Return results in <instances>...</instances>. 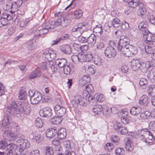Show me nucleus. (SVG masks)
Listing matches in <instances>:
<instances>
[{"instance_id": "f257e3e1", "label": "nucleus", "mask_w": 155, "mask_h": 155, "mask_svg": "<svg viewBox=\"0 0 155 155\" xmlns=\"http://www.w3.org/2000/svg\"><path fill=\"white\" fill-rule=\"evenodd\" d=\"M55 17H59L56 21H49L43 23L42 27H44L48 30L49 29H52L57 28L59 25L63 27L67 26L70 22V19L68 16H66L63 14L61 12H58L54 14Z\"/></svg>"}, {"instance_id": "f03ea898", "label": "nucleus", "mask_w": 155, "mask_h": 155, "mask_svg": "<svg viewBox=\"0 0 155 155\" xmlns=\"http://www.w3.org/2000/svg\"><path fill=\"white\" fill-rule=\"evenodd\" d=\"M3 137L5 140L9 141H15L17 134L14 133H11L8 130L5 131L3 134ZM16 142L19 144L18 151L21 153H22L25 149L28 148L30 146V143L27 140L23 139H19L16 140ZM21 154V153H20Z\"/></svg>"}, {"instance_id": "7ed1b4c3", "label": "nucleus", "mask_w": 155, "mask_h": 155, "mask_svg": "<svg viewBox=\"0 0 155 155\" xmlns=\"http://www.w3.org/2000/svg\"><path fill=\"white\" fill-rule=\"evenodd\" d=\"M28 94L30 96L31 103L32 104H38L42 98V94L38 92L31 90L28 91Z\"/></svg>"}, {"instance_id": "20e7f679", "label": "nucleus", "mask_w": 155, "mask_h": 155, "mask_svg": "<svg viewBox=\"0 0 155 155\" xmlns=\"http://www.w3.org/2000/svg\"><path fill=\"white\" fill-rule=\"evenodd\" d=\"M130 41V40L127 37L124 35L121 36L117 47V50L121 53L124 52L125 48L129 46Z\"/></svg>"}, {"instance_id": "39448f33", "label": "nucleus", "mask_w": 155, "mask_h": 155, "mask_svg": "<svg viewBox=\"0 0 155 155\" xmlns=\"http://www.w3.org/2000/svg\"><path fill=\"white\" fill-rule=\"evenodd\" d=\"M114 128L119 134L124 135L128 132L127 127L122 126L121 124L119 122H116L114 124Z\"/></svg>"}, {"instance_id": "423d86ee", "label": "nucleus", "mask_w": 155, "mask_h": 155, "mask_svg": "<svg viewBox=\"0 0 155 155\" xmlns=\"http://www.w3.org/2000/svg\"><path fill=\"white\" fill-rule=\"evenodd\" d=\"M137 53V48L132 45H129L126 48H125L124 52L121 53L124 56L127 57L131 56L133 54H135Z\"/></svg>"}, {"instance_id": "0eeeda50", "label": "nucleus", "mask_w": 155, "mask_h": 155, "mask_svg": "<svg viewBox=\"0 0 155 155\" xmlns=\"http://www.w3.org/2000/svg\"><path fill=\"white\" fill-rule=\"evenodd\" d=\"M87 25L85 23H80L78 25H74L71 31L73 32H80V34L83 33L84 31H86L87 28L86 26Z\"/></svg>"}, {"instance_id": "6e6552de", "label": "nucleus", "mask_w": 155, "mask_h": 155, "mask_svg": "<svg viewBox=\"0 0 155 155\" xmlns=\"http://www.w3.org/2000/svg\"><path fill=\"white\" fill-rule=\"evenodd\" d=\"M105 55L108 58L114 57L116 55V50L112 46H109L104 51Z\"/></svg>"}, {"instance_id": "1a4fd4ad", "label": "nucleus", "mask_w": 155, "mask_h": 155, "mask_svg": "<svg viewBox=\"0 0 155 155\" xmlns=\"http://www.w3.org/2000/svg\"><path fill=\"white\" fill-rule=\"evenodd\" d=\"M41 116L44 117H49L52 114V109L49 107H46L41 109L39 111Z\"/></svg>"}, {"instance_id": "9d476101", "label": "nucleus", "mask_w": 155, "mask_h": 155, "mask_svg": "<svg viewBox=\"0 0 155 155\" xmlns=\"http://www.w3.org/2000/svg\"><path fill=\"white\" fill-rule=\"evenodd\" d=\"M137 2L138 3L137 5L138 6L139 8L137 11V14L139 16L143 17L147 12L146 10L143 3L140 2L139 1H138Z\"/></svg>"}, {"instance_id": "9b49d317", "label": "nucleus", "mask_w": 155, "mask_h": 155, "mask_svg": "<svg viewBox=\"0 0 155 155\" xmlns=\"http://www.w3.org/2000/svg\"><path fill=\"white\" fill-rule=\"evenodd\" d=\"M22 3V0H18L12 2L11 5V10L9 11L12 13H15L17 11L18 8L21 5Z\"/></svg>"}, {"instance_id": "f8f14e48", "label": "nucleus", "mask_w": 155, "mask_h": 155, "mask_svg": "<svg viewBox=\"0 0 155 155\" xmlns=\"http://www.w3.org/2000/svg\"><path fill=\"white\" fill-rule=\"evenodd\" d=\"M54 109L56 114L60 117H61L65 114L66 109L59 105H56L54 107Z\"/></svg>"}, {"instance_id": "ddd939ff", "label": "nucleus", "mask_w": 155, "mask_h": 155, "mask_svg": "<svg viewBox=\"0 0 155 155\" xmlns=\"http://www.w3.org/2000/svg\"><path fill=\"white\" fill-rule=\"evenodd\" d=\"M41 69L40 68H38L31 72L28 75V78L30 79L39 78L41 77Z\"/></svg>"}, {"instance_id": "4468645a", "label": "nucleus", "mask_w": 155, "mask_h": 155, "mask_svg": "<svg viewBox=\"0 0 155 155\" xmlns=\"http://www.w3.org/2000/svg\"><path fill=\"white\" fill-rule=\"evenodd\" d=\"M42 28H40V27L34 32V38L36 39L38 38L39 36L45 35L48 32V30L44 27H42Z\"/></svg>"}, {"instance_id": "2eb2a0df", "label": "nucleus", "mask_w": 155, "mask_h": 155, "mask_svg": "<svg viewBox=\"0 0 155 155\" xmlns=\"http://www.w3.org/2000/svg\"><path fill=\"white\" fill-rule=\"evenodd\" d=\"M151 66V63L150 61H146L145 62H143L141 63L139 69L142 72L144 73L147 72Z\"/></svg>"}, {"instance_id": "dca6fc26", "label": "nucleus", "mask_w": 155, "mask_h": 155, "mask_svg": "<svg viewBox=\"0 0 155 155\" xmlns=\"http://www.w3.org/2000/svg\"><path fill=\"white\" fill-rule=\"evenodd\" d=\"M103 95L97 94H95L93 97L89 95L88 97V101L90 103L94 102V100H96L97 102H102L104 101V98L103 97Z\"/></svg>"}, {"instance_id": "f3484780", "label": "nucleus", "mask_w": 155, "mask_h": 155, "mask_svg": "<svg viewBox=\"0 0 155 155\" xmlns=\"http://www.w3.org/2000/svg\"><path fill=\"white\" fill-rule=\"evenodd\" d=\"M141 63L139 59H133L131 62L130 65L132 69L136 71L138 70L140 66Z\"/></svg>"}, {"instance_id": "a211bd4d", "label": "nucleus", "mask_w": 155, "mask_h": 155, "mask_svg": "<svg viewBox=\"0 0 155 155\" xmlns=\"http://www.w3.org/2000/svg\"><path fill=\"white\" fill-rule=\"evenodd\" d=\"M8 109L14 112V114H18L19 110L18 107L15 101H12L8 106Z\"/></svg>"}, {"instance_id": "6ab92c4d", "label": "nucleus", "mask_w": 155, "mask_h": 155, "mask_svg": "<svg viewBox=\"0 0 155 155\" xmlns=\"http://www.w3.org/2000/svg\"><path fill=\"white\" fill-rule=\"evenodd\" d=\"M143 35V38L146 41V43H150V42L153 40L152 34L149 32L148 30H146L145 31L142 32Z\"/></svg>"}, {"instance_id": "aec40b11", "label": "nucleus", "mask_w": 155, "mask_h": 155, "mask_svg": "<svg viewBox=\"0 0 155 155\" xmlns=\"http://www.w3.org/2000/svg\"><path fill=\"white\" fill-rule=\"evenodd\" d=\"M31 108L28 105H21L19 109L18 113L21 112L23 114L28 115L30 112Z\"/></svg>"}, {"instance_id": "412c9836", "label": "nucleus", "mask_w": 155, "mask_h": 155, "mask_svg": "<svg viewBox=\"0 0 155 155\" xmlns=\"http://www.w3.org/2000/svg\"><path fill=\"white\" fill-rule=\"evenodd\" d=\"M90 59H92L94 63L96 65H100L102 63V60L101 57L97 55H95L93 57L92 55L90 54L88 55Z\"/></svg>"}, {"instance_id": "4be33fe9", "label": "nucleus", "mask_w": 155, "mask_h": 155, "mask_svg": "<svg viewBox=\"0 0 155 155\" xmlns=\"http://www.w3.org/2000/svg\"><path fill=\"white\" fill-rule=\"evenodd\" d=\"M74 66L71 64L67 65L63 68V72L66 75H70L73 73Z\"/></svg>"}, {"instance_id": "5701e85b", "label": "nucleus", "mask_w": 155, "mask_h": 155, "mask_svg": "<svg viewBox=\"0 0 155 155\" xmlns=\"http://www.w3.org/2000/svg\"><path fill=\"white\" fill-rule=\"evenodd\" d=\"M55 64L60 68H62L67 65L68 62L67 60L64 58L57 59L55 60Z\"/></svg>"}, {"instance_id": "b1692460", "label": "nucleus", "mask_w": 155, "mask_h": 155, "mask_svg": "<svg viewBox=\"0 0 155 155\" xmlns=\"http://www.w3.org/2000/svg\"><path fill=\"white\" fill-rule=\"evenodd\" d=\"M138 132L140 133V137L143 138H147L148 135L153 136L151 133L148 131L147 129H142L138 130Z\"/></svg>"}, {"instance_id": "393cba45", "label": "nucleus", "mask_w": 155, "mask_h": 155, "mask_svg": "<svg viewBox=\"0 0 155 155\" xmlns=\"http://www.w3.org/2000/svg\"><path fill=\"white\" fill-rule=\"evenodd\" d=\"M29 137L30 139L38 141L40 138V134L39 132L36 130H34L29 135Z\"/></svg>"}, {"instance_id": "a878e982", "label": "nucleus", "mask_w": 155, "mask_h": 155, "mask_svg": "<svg viewBox=\"0 0 155 155\" xmlns=\"http://www.w3.org/2000/svg\"><path fill=\"white\" fill-rule=\"evenodd\" d=\"M149 102L150 101L147 95H143L140 97L139 100V104L145 106H147Z\"/></svg>"}, {"instance_id": "bb28decb", "label": "nucleus", "mask_w": 155, "mask_h": 155, "mask_svg": "<svg viewBox=\"0 0 155 155\" xmlns=\"http://www.w3.org/2000/svg\"><path fill=\"white\" fill-rule=\"evenodd\" d=\"M71 47L69 45H66L61 46L60 50L62 52L65 54H70L71 53Z\"/></svg>"}, {"instance_id": "cd10ccee", "label": "nucleus", "mask_w": 155, "mask_h": 155, "mask_svg": "<svg viewBox=\"0 0 155 155\" xmlns=\"http://www.w3.org/2000/svg\"><path fill=\"white\" fill-rule=\"evenodd\" d=\"M57 133V131L52 128L48 129L46 131V136L47 137L51 138L54 137Z\"/></svg>"}, {"instance_id": "c85d7f7f", "label": "nucleus", "mask_w": 155, "mask_h": 155, "mask_svg": "<svg viewBox=\"0 0 155 155\" xmlns=\"http://www.w3.org/2000/svg\"><path fill=\"white\" fill-rule=\"evenodd\" d=\"M17 149V147L16 145L14 143H12L8 144L7 149L5 150L8 152L9 153H15L13 152L15 151Z\"/></svg>"}, {"instance_id": "c756f323", "label": "nucleus", "mask_w": 155, "mask_h": 155, "mask_svg": "<svg viewBox=\"0 0 155 155\" xmlns=\"http://www.w3.org/2000/svg\"><path fill=\"white\" fill-rule=\"evenodd\" d=\"M66 134V129L64 128H61L58 130L57 137L58 138L62 139L65 138Z\"/></svg>"}, {"instance_id": "7c9ffc66", "label": "nucleus", "mask_w": 155, "mask_h": 155, "mask_svg": "<svg viewBox=\"0 0 155 155\" xmlns=\"http://www.w3.org/2000/svg\"><path fill=\"white\" fill-rule=\"evenodd\" d=\"M87 43L91 46H93L96 42V36L94 34H91L87 38Z\"/></svg>"}, {"instance_id": "2f4dec72", "label": "nucleus", "mask_w": 155, "mask_h": 155, "mask_svg": "<svg viewBox=\"0 0 155 155\" xmlns=\"http://www.w3.org/2000/svg\"><path fill=\"white\" fill-rule=\"evenodd\" d=\"M82 99V97L80 95H78L74 96L71 102L73 106L77 107L80 103V100Z\"/></svg>"}, {"instance_id": "473e14b6", "label": "nucleus", "mask_w": 155, "mask_h": 155, "mask_svg": "<svg viewBox=\"0 0 155 155\" xmlns=\"http://www.w3.org/2000/svg\"><path fill=\"white\" fill-rule=\"evenodd\" d=\"M62 120L61 117L55 116L51 118L50 122L53 124H58L61 122Z\"/></svg>"}, {"instance_id": "72a5a7b5", "label": "nucleus", "mask_w": 155, "mask_h": 155, "mask_svg": "<svg viewBox=\"0 0 155 155\" xmlns=\"http://www.w3.org/2000/svg\"><path fill=\"white\" fill-rule=\"evenodd\" d=\"M141 112V109L139 107H133L130 110L131 114L134 115H137Z\"/></svg>"}, {"instance_id": "f704fd0d", "label": "nucleus", "mask_w": 155, "mask_h": 155, "mask_svg": "<svg viewBox=\"0 0 155 155\" xmlns=\"http://www.w3.org/2000/svg\"><path fill=\"white\" fill-rule=\"evenodd\" d=\"M147 91L148 94L151 96H155V85L151 84L148 88Z\"/></svg>"}, {"instance_id": "c9c22d12", "label": "nucleus", "mask_w": 155, "mask_h": 155, "mask_svg": "<svg viewBox=\"0 0 155 155\" xmlns=\"http://www.w3.org/2000/svg\"><path fill=\"white\" fill-rule=\"evenodd\" d=\"M148 26L147 22L143 21L139 23L138 28L140 30L142 31L143 32V31H145L146 30H147L146 28L148 27Z\"/></svg>"}, {"instance_id": "e433bc0d", "label": "nucleus", "mask_w": 155, "mask_h": 155, "mask_svg": "<svg viewBox=\"0 0 155 155\" xmlns=\"http://www.w3.org/2000/svg\"><path fill=\"white\" fill-rule=\"evenodd\" d=\"M34 40H31L28 41L26 44V47L29 50H32L35 48V42Z\"/></svg>"}, {"instance_id": "4c0bfd02", "label": "nucleus", "mask_w": 155, "mask_h": 155, "mask_svg": "<svg viewBox=\"0 0 155 155\" xmlns=\"http://www.w3.org/2000/svg\"><path fill=\"white\" fill-rule=\"evenodd\" d=\"M85 68L87 69V71L89 74H93L95 73L96 69L94 65L91 64L90 66H86Z\"/></svg>"}, {"instance_id": "58836bf2", "label": "nucleus", "mask_w": 155, "mask_h": 155, "mask_svg": "<svg viewBox=\"0 0 155 155\" xmlns=\"http://www.w3.org/2000/svg\"><path fill=\"white\" fill-rule=\"evenodd\" d=\"M50 51H51V50H45L42 54V56L43 58L45 61H49L50 60Z\"/></svg>"}, {"instance_id": "ea45409f", "label": "nucleus", "mask_w": 155, "mask_h": 155, "mask_svg": "<svg viewBox=\"0 0 155 155\" xmlns=\"http://www.w3.org/2000/svg\"><path fill=\"white\" fill-rule=\"evenodd\" d=\"M124 2L128 3L129 6L132 8H135L138 5L137 2L134 1V0H123Z\"/></svg>"}, {"instance_id": "a19ab883", "label": "nucleus", "mask_w": 155, "mask_h": 155, "mask_svg": "<svg viewBox=\"0 0 155 155\" xmlns=\"http://www.w3.org/2000/svg\"><path fill=\"white\" fill-rule=\"evenodd\" d=\"M90 78L88 75H84L82 79L80 81L81 85H84L87 83L90 82Z\"/></svg>"}, {"instance_id": "79ce46f5", "label": "nucleus", "mask_w": 155, "mask_h": 155, "mask_svg": "<svg viewBox=\"0 0 155 155\" xmlns=\"http://www.w3.org/2000/svg\"><path fill=\"white\" fill-rule=\"evenodd\" d=\"M102 110V107L101 105L95 106L93 109V111L95 114H99Z\"/></svg>"}, {"instance_id": "37998d69", "label": "nucleus", "mask_w": 155, "mask_h": 155, "mask_svg": "<svg viewBox=\"0 0 155 155\" xmlns=\"http://www.w3.org/2000/svg\"><path fill=\"white\" fill-rule=\"evenodd\" d=\"M82 15V11L80 9L76 10L74 12L73 17L75 19H78L80 18Z\"/></svg>"}, {"instance_id": "c03bdc74", "label": "nucleus", "mask_w": 155, "mask_h": 155, "mask_svg": "<svg viewBox=\"0 0 155 155\" xmlns=\"http://www.w3.org/2000/svg\"><path fill=\"white\" fill-rule=\"evenodd\" d=\"M44 153L46 155H53L54 154L53 148L49 146L46 147L45 148Z\"/></svg>"}, {"instance_id": "a18cd8bd", "label": "nucleus", "mask_w": 155, "mask_h": 155, "mask_svg": "<svg viewBox=\"0 0 155 155\" xmlns=\"http://www.w3.org/2000/svg\"><path fill=\"white\" fill-rule=\"evenodd\" d=\"M10 124V123L8 117L7 116H5L2 122V126L6 128H8Z\"/></svg>"}, {"instance_id": "49530a36", "label": "nucleus", "mask_w": 155, "mask_h": 155, "mask_svg": "<svg viewBox=\"0 0 155 155\" xmlns=\"http://www.w3.org/2000/svg\"><path fill=\"white\" fill-rule=\"evenodd\" d=\"M89 54H88L87 55H85L84 54H78V62H81L82 63L85 61H90V59H89L88 60L87 59V58L88 57V55Z\"/></svg>"}, {"instance_id": "de8ad7c7", "label": "nucleus", "mask_w": 155, "mask_h": 155, "mask_svg": "<svg viewBox=\"0 0 155 155\" xmlns=\"http://www.w3.org/2000/svg\"><path fill=\"white\" fill-rule=\"evenodd\" d=\"M120 20L117 18L114 19L111 22L112 25L115 28H118L120 26Z\"/></svg>"}, {"instance_id": "09e8293b", "label": "nucleus", "mask_w": 155, "mask_h": 155, "mask_svg": "<svg viewBox=\"0 0 155 155\" xmlns=\"http://www.w3.org/2000/svg\"><path fill=\"white\" fill-rule=\"evenodd\" d=\"M35 123L36 126L38 128L42 127L43 124L41 118L39 117L36 119Z\"/></svg>"}, {"instance_id": "8fccbe9b", "label": "nucleus", "mask_w": 155, "mask_h": 155, "mask_svg": "<svg viewBox=\"0 0 155 155\" xmlns=\"http://www.w3.org/2000/svg\"><path fill=\"white\" fill-rule=\"evenodd\" d=\"M94 32L96 33H99L101 35L102 33V27L101 25H97L93 29Z\"/></svg>"}, {"instance_id": "3c124183", "label": "nucleus", "mask_w": 155, "mask_h": 155, "mask_svg": "<svg viewBox=\"0 0 155 155\" xmlns=\"http://www.w3.org/2000/svg\"><path fill=\"white\" fill-rule=\"evenodd\" d=\"M151 115V113L148 111H146L140 114V117L143 119H147Z\"/></svg>"}, {"instance_id": "603ef678", "label": "nucleus", "mask_w": 155, "mask_h": 155, "mask_svg": "<svg viewBox=\"0 0 155 155\" xmlns=\"http://www.w3.org/2000/svg\"><path fill=\"white\" fill-rule=\"evenodd\" d=\"M145 49L146 53L147 54H152L155 51L153 50V47L150 45L145 46Z\"/></svg>"}, {"instance_id": "864d4df0", "label": "nucleus", "mask_w": 155, "mask_h": 155, "mask_svg": "<svg viewBox=\"0 0 155 155\" xmlns=\"http://www.w3.org/2000/svg\"><path fill=\"white\" fill-rule=\"evenodd\" d=\"M125 148L128 151H131L133 149V147L131 144V141L129 139L125 143Z\"/></svg>"}, {"instance_id": "5fc2aeb1", "label": "nucleus", "mask_w": 155, "mask_h": 155, "mask_svg": "<svg viewBox=\"0 0 155 155\" xmlns=\"http://www.w3.org/2000/svg\"><path fill=\"white\" fill-rule=\"evenodd\" d=\"M115 153L116 155H123L124 153V149L119 147L117 148L115 150Z\"/></svg>"}, {"instance_id": "6e6d98bb", "label": "nucleus", "mask_w": 155, "mask_h": 155, "mask_svg": "<svg viewBox=\"0 0 155 155\" xmlns=\"http://www.w3.org/2000/svg\"><path fill=\"white\" fill-rule=\"evenodd\" d=\"M30 20L28 19H22L20 22V25L21 27L24 28L26 27L29 22Z\"/></svg>"}, {"instance_id": "4d7b16f0", "label": "nucleus", "mask_w": 155, "mask_h": 155, "mask_svg": "<svg viewBox=\"0 0 155 155\" xmlns=\"http://www.w3.org/2000/svg\"><path fill=\"white\" fill-rule=\"evenodd\" d=\"M148 77L152 82L155 83V72H150Z\"/></svg>"}, {"instance_id": "13d9d810", "label": "nucleus", "mask_w": 155, "mask_h": 155, "mask_svg": "<svg viewBox=\"0 0 155 155\" xmlns=\"http://www.w3.org/2000/svg\"><path fill=\"white\" fill-rule=\"evenodd\" d=\"M121 121L123 123L127 124L130 122L129 117L126 115L123 116L121 117Z\"/></svg>"}, {"instance_id": "bf43d9fd", "label": "nucleus", "mask_w": 155, "mask_h": 155, "mask_svg": "<svg viewBox=\"0 0 155 155\" xmlns=\"http://www.w3.org/2000/svg\"><path fill=\"white\" fill-rule=\"evenodd\" d=\"M63 145L65 148V150H70L71 149L70 143L69 140H67L64 141L63 142Z\"/></svg>"}, {"instance_id": "052dcab7", "label": "nucleus", "mask_w": 155, "mask_h": 155, "mask_svg": "<svg viewBox=\"0 0 155 155\" xmlns=\"http://www.w3.org/2000/svg\"><path fill=\"white\" fill-rule=\"evenodd\" d=\"M48 64H49V67L51 68L52 71H57V68L55 67L54 63L52 61H49Z\"/></svg>"}, {"instance_id": "680f3d73", "label": "nucleus", "mask_w": 155, "mask_h": 155, "mask_svg": "<svg viewBox=\"0 0 155 155\" xmlns=\"http://www.w3.org/2000/svg\"><path fill=\"white\" fill-rule=\"evenodd\" d=\"M8 144L7 142L5 140L0 141V149H4L7 148Z\"/></svg>"}, {"instance_id": "e2e57ef3", "label": "nucleus", "mask_w": 155, "mask_h": 155, "mask_svg": "<svg viewBox=\"0 0 155 155\" xmlns=\"http://www.w3.org/2000/svg\"><path fill=\"white\" fill-rule=\"evenodd\" d=\"M8 22L7 19L1 18L0 19V27L6 25L8 24Z\"/></svg>"}, {"instance_id": "0e129e2a", "label": "nucleus", "mask_w": 155, "mask_h": 155, "mask_svg": "<svg viewBox=\"0 0 155 155\" xmlns=\"http://www.w3.org/2000/svg\"><path fill=\"white\" fill-rule=\"evenodd\" d=\"M112 108L102 109V111L104 115H109L112 112Z\"/></svg>"}, {"instance_id": "69168bd1", "label": "nucleus", "mask_w": 155, "mask_h": 155, "mask_svg": "<svg viewBox=\"0 0 155 155\" xmlns=\"http://www.w3.org/2000/svg\"><path fill=\"white\" fill-rule=\"evenodd\" d=\"M129 28V24L125 21H123L122 22L121 28L123 30H127Z\"/></svg>"}, {"instance_id": "338daca9", "label": "nucleus", "mask_w": 155, "mask_h": 155, "mask_svg": "<svg viewBox=\"0 0 155 155\" xmlns=\"http://www.w3.org/2000/svg\"><path fill=\"white\" fill-rule=\"evenodd\" d=\"M110 139L111 140L115 143H117L119 140V138L117 136L114 135L111 136Z\"/></svg>"}, {"instance_id": "774afa93", "label": "nucleus", "mask_w": 155, "mask_h": 155, "mask_svg": "<svg viewBox=\"0 0 155 155\" xmlns=\"http://www.w3.org/2000/svg\"><path fill=\"white\" fill-rule=\"evenodd\" d=\"M147 18L151 24L155 25V18L153 17V15H148Z\"/></svg>"}]
</instances>
